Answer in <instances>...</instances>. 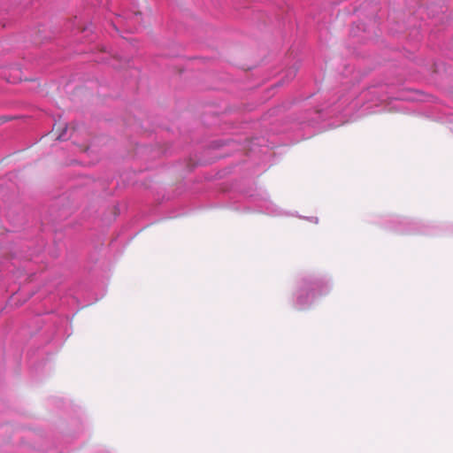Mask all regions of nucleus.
I'll use <instances>...</instances> for the list:
<instances>
[{
	"mask_svg": "<svg viewBox=\"0 0 453 453\" xmlns=\"http://www.w3.org/2000/svg\"><path fill=\"white\" fill-rule=\"evenodd\" d=\"M334 288L331 274L322 272H307L295 280L289 304L296 311L310 310L322 297L328 296Z\"/></svg>",
	"mask_w": 453,
	"mask_h": 453,
	"instance_id": "obj_1",
	"label": "nucleus"
},
{
	"mask_svg": "<svg viewBox=\"0 0 453 453\" xmlns=\"http://www.w3.org/2000/svg\"><path fill=\"white\" fill-rule=\"evenodd\" d=\"M245 210L248 211L261 212L273 217H299L296 213L288 212L275 204L265 191L249 195L246 198Z\"/></svg>",
	"mask_w": 453,
	"mask_h": 453,
	"instance_id": "obj_2",
	"label": "nucleus"
},
{
	"mask_svg": "<svg viewBox=\"0 0 453 453\" xmlns=\"http://www.w3.org/2000/svg\"><path fill=\"white\" fill-rule=\"evenodd\" d=\"M382 224L385 229L401 234H433V231L424 223L397 215L387 217Z\"/></svg>",
	"mask_w": 453,
	"mask_h": 453,
	"instance_id": "obj_3",
	"label": "nucleus"
},
{
	"mask_svg": "<svg viewBox=\"0 0 453 453\" xmlns=\"http://www.w3.org/2000/svg\"><path fill=\"white\" fill-rule=\"evenodd\" d=\"M88 430L89 426L88 423H86L83 420L75 421L71 424L70 427L68 428L67 432L64 436V440L65 441H70L74 439H80L85 436L88 433Z\"/></svg>",
	"mask_w": 453,
	"mask_h": 453,
	"instance_id": "obj_4",
	"label": "nucleus"
},
{
	"mask_svg": "<svg viewBox=\"0 0 453 453\" xmlns=\"http://www.w3.org/2000/svg\"><path fill=\"white\" fill-rule=\"evenodd\" d=\"M386 87L384 85L372 86L365 93L364 96L368 97L370 101L375 102V104L385 103L389 97L385 94Z\"/></svg>",
	"mask_w": 453,
	"mask_h": 453,
	"instance_id": "obj_5",
	"label": "nucleus"
},
{
	"mask_svg": "<svg viewBox=\"0 0 453 453\" xmlns=\"http://www.w3.org/2000/svg\"><path fill=\"white\" fill-rule=\"evenodd\" d=\"M140 16L141 12L138 11H134L130 13H127L121 17L125 19H128L134 26V28L137 29V25H140Z\"/></svg>",
	"mask_w": 453,
	"mask_h": 453,
	"instance_id": "obj_6",
	"label": "nucleus"
},
{
	"mask_svg": "<svg viewBox=\"0 0 453 453\" xmlns=\"http://www.w3.org/2000/svg\"><path fill=\"white\" fill-rule=\"evenodd\" d=\"M397 99H392L387 105H385L384 107V110H387V111H393V110H395V111H399V109L395 105L393 104L395 103V101H396Z\"/></svg>",
	"mask_w": 453,
	"mask_h": 453,
	"instance_id": "obj_7",
	"label": "nucleus"
},
{
	"mask_svg": "<svg viewBox=\"0 0 453 453\" xmlns=\"http://www.w3.org/2000/svg\"><path fill=\"white\" fill-rule=\"evenodd\" d=\"M297 72V68L296 66L290 68L288 71V73H287V76H288V79L290 80L292 79L293 77H295L296 73Z\"/></svg>",
	"mask_w": 453,
	"mask_h": 453,
	"instance_id": "obj_8",
	"label": "nucleus"
},
{
	"mask_svg": "<svg viewBox=\"0 0 453 453\" xmlns=\"http://www.w3.org/2000/svg\"><path fill=\"white\" fill-rule=\"evenodd\" d=\"M66 130H67V127H65V128L63 129V132L61 134H59V135L58 136V140L64 141V140L67 139V137H66Z\"/></svg>",
	"mask_w": 453,
	"mask_h": 453,
	"instance_id": "obj_9",
	"label": "nucleus"
},
{
	"mask_svg": "<svg viewBox=\"0 0 453 453\" xmlns=\"http://www.w3.org/2000/svg\"><path fill=\"white\" fill-rule=\"evenodd\" d=\"M331 106H332V104H328L326 106H323V107H322V106H320V107L317 108L316 111H317L318 113L322 112V111H324L326 109H327V108H329V107H331Z\"/></svg>",
	"mask_w": 453,
	"mask_h": 453,
	"instance_id": "obj_10",
	"label": "nucleus"
},
{
	"mask_svg": "<svg viewBox=\"0 0 453 453\" xmlns=\"http://www.w3.org/2000/svg\"><path fill=\"white\" fill-rule=\"evenodd\" d=\"M304 219L314 223V224L319 223V219L317 217H310V218H304Z\"/></svg>",
	"mask_w": 453,
	"mask_h": 453,
	"instance_id": "obj_11",
	"label": "nucleus"
},
{
	"mask_svg": "<svg viewBox=\"0 0 453 453\" xmlns=\"http://www.w3.org/2000/svg\"><path fill=\"white\" fill-rule=\"evenodd\" d=\"M339 100L342 101V104H346L349 101V98H345V96H342V97L339 98Z\"/></svg>",
	"mask_w": 453,
	"mask_h": 453,
	"instance_id": "obj_12",
	"label": "nucleus"
},
{
	"mask_svg": "<svg viewBox=\"0 0 453 453\" xmlns=\"http://www.w3.org/2000/svg\"><path fill=\"white\" fill-rule=\"evenodd\" d=\"M102 453H111L109 450H104Z\"/></svg>",
	"mask_w": 453,
	"mask_h": 453,
	"instance_id": "obj_13",
	"label": "nucleus"
}]
</instances>
